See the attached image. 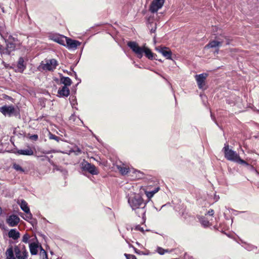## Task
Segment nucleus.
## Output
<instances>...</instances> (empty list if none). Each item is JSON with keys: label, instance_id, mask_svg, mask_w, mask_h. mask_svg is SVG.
I'll return each instance as SVG.
<instances>
[{"label": "nucleus", "instance_id": "nucleus-1", "mask_svg": "<svg viewBox=\"0 0 259 259\" xmlns=\"http://www.w3.org/2000/svg\"><path fill=\"white\" fill-rule=\"evenodd\" d=\"M128 203L133 210H134L139 217L144 218L146 213V202L142 196L138 193H131L127 196Z\"/></svg>", "mask_w": 259, "mask_h": 259}, {"label": "nucleus", "instance_id": "nucleus-2", "mask_svg": "<svg viewBox=\"0 0 259 259\" xmlns=\"http://www.w3.org/2000/svg\"><path fill=\"white\" fill-rule=\"evenodd\" d=\"M6 259H27L28 252L24 245H9L5 252Z\"/></svg>", "mask_w": 259, "mask_h": 259}, {"label": "nucleus", "instance_id": "nucleus-3", "mask_svg": "<svg viewBox=\"0 0 259 259\" xmlns=\"http://www.w3.org/2000/svg\"><path fill=\"white\" fill-rule=\"evenodd\" d=\"M127 46L134 52L137 57L141 59L143 57V54L144 53L145 56L150 60L156 59L155 55L151 51L145 46L142 47L139 46L138 44L135 41H128ZM155 56L156 55H155Z\"/></svg>", "mask_w": 259, "mask_h": 259}, {"label": "nucleus", "instance_id": "nucleus-4", "mask_svg": "<svg viewBox=\"0 0 259 259\" xmlns=\"http://www.w3.org/2000/svg\"><path fill=\"white\" fill-rule=\"evenodd\" d=\"M222 151L224 153L225 157L228 160L235 162L246 166L249 165V164L247 162L241 159L239 155L236 151L229 148V145L228 143L225 144Z\"/></svg>", "mask_w": 259, "mask_h": 259}, {"label": "nucleus", "instance_id": "nucleus-5", "mask_svg": "<svg viewBox=\"0 0 259 259\" xmlns=\"http://www.w3.org/2000/svg\"><path fill=\"white\" fill-rule=\"evenodd\" d=\"M58 64V62L55 59H47L41 62L38 69L45 71H54Z\"/></svg>", "mask_w": 259, "mask_h": 259}, {"label": "nucleus", "instance_id": "nucleus-6", "mask_svg": "<svg viewBox=\"0 0 259 259\" xmlns=\"http://www.w3.org/2000/svg\"><path fill=\"white\" fill-rule=\"evenodd\" d=\"M0 112L5 116L11 117L12 116H17L19 114V111L13 105H5L0 107Z\"/></svg>", "mask_w": 259, "mask_h": 259}, {"label": "nucleus", "instance_id": "nucleus-7", "mask_svg": "<svg viewBox=\"0 0 259 259\" xmlns=\"http://www.w3.org/2000/svg\"><path fill=\"white\" fill-rule=\"evenodd\" d=\"M81 167L82 170L88 171L93 175H96L99 174L96 167L85 160H83L81 162Z\"/></svg>", "mask_w": 259, "mask_h": 259}, {"label": "nucleus", "instance_id": "nucleus-8", "mask_svg": "<svg viewBox=\"0 0 259 259\" xmlns=\"http://www.w3.org/2000/svg\"><path fill=\"white\" fill-rule=\"evenodd\" d=\"M50 39L58 43L59 44L65 46V39L66 36L58 33L50 34L49 36Z\"/></svg>", "mask_w": 259, "mask_h": 259}, {"label": "nucleus", "instance_id": "nucleus-9", "mask_svg": "<svg viewBox=\"0 0 259 259\" xmlns=\"http://www.w3.org/2000/svg\"><path fill=\"white\" fill-rule=\"evenodd\" d=\"M208 74L207 73H201L195 75V78L199 89L204 90L205 89V80Z\"/></svg>", "mask_w": 259, "mask_h": 259}, {"label": "nucleus", "instance_id": "nucleus-10", "mask_svg": "<svg viewBox=\"0 0 259 259\" xmlns=\"http://www.w3.org/2000/svg\"><path fill=\"white\" fill-rule=\"evenodd\" d=\"M164 2V0H153L150 6V11L152 13L157 12L158 10L162 8Z\"/></svg>", "mask_w": 259, "mask_h": 259}, {"label": "nucleus", "instance_id": "nucleus-11", "mask_svg": "<svg viewBox=\"0 0 259 259\" xmlns=\"http://www.w3.org/2000/svg\"><path fill=\"white\" fill-rule=\"evenodd\" d=\"M66 38L65 47L69 50H75L77 48V47L80 45L81 43L78 40H73L67 37H66Z\"/></svg>", "mask_w": 259, "mask_h": 259}, {"label": "nucleus", "instance_id": "nucleus-12", "mask_svg": "<svg viewBox=\"0 0 259 259\" xmlns=\"http://www.w3.org/2000/svg\"><path fill=\"white\" fill-rule=\"evenodd\" d=\"M156 50L161 53L166 59H171L172 52L168 48L159 47L156 48Z\"/></svg>", "mask_w": 259, "mask_h": 259}, {"label": "nucleus", "instance_id": "nucleus-13", "mask_svg": "<svg viewBox=\"0 0 259 259\" xmlns=\"http://www.w3.org/2000/svg\"><path fill=\"white\" fill-rule=\"evenodd\" d=\"M20 221V218L16 215H10L7 219V223L10 227L16 226Z\"/></svg>", "mask_w": 259, "mask_h": 259}, {"label": "nucleus", "instance_id": "nucleus-14", "mask_svg": "<svg viewBox=\"0 0 259 259\" xmlns=\"http://www.w3.org/2000/svg\"><path fill=\"white\" fill-rule=\"evenodd\" d=\"M69 89L66 86H63L58 91V94L59 97H67L69 95Z\"/></svg>", "mask_w": 259, "mask_h": 259}, {"label": "nucleus", "instance_id": "nucleus-15", "mask_svg": "<svg viewBox=\"0 0 259 259\" xmlns=\"http://www.w3.org/2000/svg\"><path fill=\"white\" fill-rule=\"evenodd\" d=\"M16 153L19 155L31 156L33 155L34 151L31 148L28 147L25 149L18 150Z\"/></svg>", "mask_w": 259, "mask_h": 259}, {"label": "nucleus", "instance_id": "nucleus-16", "mask_svg": "<svg viewBox=\"0 0 259 259\" xmlns=\"http://www.w3.org/2000/svg\"><path fill=\"white\" fill-rule=\"evenodd\" d=\"M13 40H14V38L12 37V36H10L9 38L6 40V46L8 49H9L11 52L14 51L16 48V45Z\"/></svg>", "mask_w": 259, "mask_h": 259}, {"label": "nucleus", "instance_id": "nucleus-17", "mask_svg": "<svg viewBox=\"0 0 259 259\" xmlns=\"http://www.w3.org/2000/svg\"><path fill=\"white\" fill-rule=\"evenodd\" d=\"M224 40L221 39L220 40H212L210 41L205 48H214L219 47L222 46Z\"/></svg>", "mask_w": 259, "mask_h": 259}, {"label": "nucleus", "instance_id": "nucleus-18", "mask_svg": "<svg viewBox=\"0 0 259 259\" xmlns=\"http://www.w3.org/2000/svg\"><path fill=\"white\" fill-rule=\"evenodd\" d=\"M20 236V233L16 229H11L8 232V236L14 240L18 239Z\"/></svg>", "mask_w": 259, "mask_h": 259}, {"label": "nucleus", "instance_id": "nucleus-19", "mask_svg": "<svg viewBox=\"0 0 259 259\" xmlns=\"http://www.w3.org/2000/svg\"><path fill=\"white\" fill-rule=\"evenodd\" d=\"M159 189H160L159 187L158 186H156L155 188H154L153 189V190H151V191L146 190L145 194H146L147 197L149 199H150L151 198H152L153 196V195L155 193H156L157 192H158L159 191Z\"/></svg>", "mask_w": 259, "mask_h": 259}, {"label": "nucleus", "instance_id": "nucleus-20", "mask_svg": "<svg viewBox=\"0 0 259 259\" xmlns=\"http://www.w3.org/2000/svg\"><path fill=\"white\" fill-rule=\"evenodd\" d=\"M38 245L35 243H30L29 244L30 252L32 255H36L38 252Z\"/></svg>", "mask_w": 259, "mask_h": 259}, {"label": "nucleus", "instance_id": "nucleus-21", "mask_svg": "<svg viewBox=\"0 0 259 259\" xmlns=\"http://www.w3.org/2000/svg\"><path fill=\"white\" fill-rule=\"evenodd\" d=\"M24 61L23 58L22 57H20L19 59V60L18 62L17 67H18V71L20 72H21V73L24 71V70L25 68V66L24 64Z\"/></svg>", "mask_w": 259, "mask_h": 259}, {"label": "nucleus", "instance_id": "nucleus-22", "mask_svg": "<svg viewBox=\"0 0 259 259\" xmlns=\"http://www.w3.org/2000/svg\"><path fill=\"white\" fill-rule=\"evenodd\" d=\"M60 82L63 84V86H70L72 83L71 79L68 77L62 76L60 78Z\"/></svg>", "mask_w": 259, "mask_h": 259}, {"label": "nucleus", "instance_id": "nucleus-23", "mask_svg": "<svg viewBox=\"0 0 259 259\" xmlns=\"http://www.w3.org/2000/svg\"><path fill=\"white\" fill-rule=\"evenodd\" d=\"M20 206L21 209L25 212H28L30 210V209L27 205V203L24 200H21Z\"/></svg>", "mask_w": 259, "mask_h": 259}, {"label": "nucleus", "instance_id": "nucleus-24", "mask_svg": "<svg viewBox=\"0 0 259 259\" xmlns=\"http://www.w3.org/2000/svg\"><path fill=\"white\" fill-rule=\"evenodd\" d=\"M117 169L122 175H126L130 171L128 167L124 166V165H118Z\"/></svg>", "mask_w": 259, "mask_h": 259}, {"label": "nucleus", "instance_id": "nucleus-25", "mask_svg": "<svg viewBox=\"0 0 259 259\" xmlns=\"http://www.w3.org/2000/svg\"><path fill=\"white\" fill-rule=\"evenodd\" d=\"M11 51L9 49H8V48L6 47V48L2 46L1 50L0 53L2 55H10L11 54Z\"/></svg>", "mask_w": 259, "mask_h": 259}, {"label": "nucleus", "instance_id": "nucleus-26", "mask_svg": "<svg viewBox=\"0 0 259 259\" xmlns=\"http://www.w3.org/2000/svg\"><path fill=\"white\" fill-rule=\"evenodd\" d=\"M241 243H243L244 245H242L246 249H247L248 251H251L253 250L254 249L256 248L255 246L251 244H247L245 242H243L242 240H241Z\"/></svg>", "mask_w": 259, "mask_h": 259}, {"label": "nucleus", "instance_id": "nucleus-27", "mask_svg": "<svg viewBox=\"0 0 259 259\" xmlns=\"http://www.w3.org/2000/svg\"><path fill=\"white\" fill-rule=\"evenodd\" d=\"M26 213V217H23V218L27 222L31 223V224L33 225V221H30L32 220V214L30 212L29 210L28 212H25Z\"/></svg>", "mask_w": 259, "mask_h": 259}, {"label": "nucleus", "instance_id": "nucleus-28", "mask_svg": "<svg viewBox=\"0 0 259 259\" xmlns=\"http://www.w3.org/2000/svg\"><path fill=\"white\" fill-rule=\"evenodd\" d=\"M171 251V250L164 249L160 247H158L157 248V252L161 255L164 254L165 252H170Z\"/></svg>", "mask_w": 259, "mask_h": 259}, {"label": "nucleus", "instance_id": "nucleus-29", "mask_svg": "<svg viewBox=\"0 0 259 259\" xmlns=\"http://www.w3.org/2000/svg\"><path fill=\"white\" fill-rule=\"evenodd\" d=\"M40 255L42 259H48L47 252L40 246Z\"/></svg>", "mask_w": 259, "mask_h": 259}, {"label": "nucleus", "instance_id": "nucleus-30", "mask_svg": "<svg viewBox=\"0 0 259 259\" xmlns=\"http://www.w3.org/2000/svg\"><path fill=\"white\" fill-rule=\"evenodd\" d=\"M13 167L16 170V171H19L22 172H24V169L19 164L17 163H14L13 165Z\"/></svg>", "mask_w": 259, "mask_h": 259}, {"label": "nucleus", "instance_id": "nucleus-31", "mask_svg": "<svg viewBox=\"0 0 259 259\" xmlns=\"http://www.w3.org/2000/svg\"><path fill=\"white\" fill-rule=\"evenodd\" d=\"M29 239H30V236L27 233H25L22 237V242H24L25 243H27L28 242Z\"/></svg>", "mask_w": 259, "mask_h": 259}, {"label": "nucleus", "instance_id": "nucleus-32", "mask_svg": "<svg viewBox=\"0 0 259 259\" xmlns=\"http://www.w3.org/2000/svg\"><path fill=\"white\" fill-rule=\"evenodd\" d=\"M201 223L202 225L204 227H208L210 225L209 222L206 220L205 218H203L201 220Z\"/></svg>", "mask_w": 259, "mask_h": 259}, {"label": "nucleus", "instance_id": "nucleus-33", "mask_svg": "<svg viewBox=\"0 0 259 259\" xmlns=\"http://www.w3.org/2000/svg\"><path fill=\"white\" fill-rule=\"evenodd\" d=\"M49 138L50 139L55 140H56L57 141H59V140H60V138L59 137H57L56 135H53V134H52L51 133H50Z\"/></svg>", "mask_w": 259, "mask_h": 259}, {"label": "nucleus", "instance_id": "nucleus-34", "mask_svg": "<svg viewBox=\"0 0 259 259\" xmlns=\"http://www.w3.org/2000/svg\"><path fill=\"white\" fill-rule=\"evenodd\" d=\"M124 256L126 259H137L136 256L134 254L125 253Z\"/></svg>", "mask_w": 259, "mask_h": 259}, {"label": "nucleus", "instance_id": "nucleus-35", "mask_svg": "<svg viewBox=\"0 0 259 259\" xmlns=\"http://www.w3.org/2000/svg\"><path fill=\"white\" fill-rule=\"evenodd\" d=\"M135 230L140 231L142 232H144V230L143 227H141L140 225H137L135 227Z\"/></svg>", "mask_w": 259, "mask_h": 259}, {"label": "nucleus", "instance_id": "nucleus-36", "mask_svg": "<svg viewBox=\"0 0 259 259\" xmlns=\"http://www.w3.org/2000/svg\"><path fill=\"white\" fill-rule=\"evenodd\" d=\"M207 214L210 216H212L214 214V211L213 209H209L208 212Z\"/></svg>", "mask_w": 259, "mask_h": 259}, {"label": "nucleus", "instance_id": "nucleus-37", "mask_svg": "<svg viewBox=\"0 0 259 259\" xmlns=\"http://www.w3.org/2000/svg\"><path fill=\"white\" fill-rule=\"evenodd\" d=\"M31 139L36 141L38 139V136L37 135H33L31 136Z\"/></svg>", "mask_w": 259, "mask_h": 259}, {"label": "nucleus", "instance_id": "nucleus-38", "mask_svg": "<svg viewBox=\"0 0 259 259\" xmlns=\"http://www.w3.org/2000/svg\"><path fill=\"white\" fill-rule=\"evenodd\" d=\"M225 39H226V45H229L230 43V39H229V38L225 36Z\"/></svg>", "mask_w": 259, "mask_h": 259}, {"label": "nucleus", "instance_id": "nucleus-39", "mask_svg": "<svg viewBox=\"0 0 259 259\" xmlns=\"http://www.w3.org/2000/svg\"><path fill=\"white\" fill-rule=\"evenodd\" d=\"M156 30V25L155 26L154 28H152L151 30H150V32L151 33H154L155 32Z\"/></svg>", "mask_w": 259, "mask_h": 259}, {"label": "nucleus", "instance_id": "nucleus-40", "mask_svg": "<svg viewBox=\"0 0 259 259\" xmlns=\"http://www.w3.org/2000/svg\"><path fill=\"white\" fill-rule=\"evenodd\" d=\"M45 159H47V160H48L49 161V162L51 163V160H50V159L49 158V157H48V156H45V158H43V160H45Z\"/></svg>", "mask_w": 259, "mask_h": 259}, {"label": "nucleus", "instance_id": "nucleus-41", "mask_svg": "<svg viewBox=\"0 0 259 259\" xmlns=\"http://www.w3.org/2000/svg\"><path fill=\"white\" fill-rule=\"evenodd\" d=\"M187 258H188V259H193L192 257H189V255L186 254L184 256V258L187 259Z\"/></svg>", "mask_w": 259, "mask_h": 259}, {"label": "nucleus", "instance_id": "nucleus-42", "mask_svg": "<svg viewBox=\"0 0 259 259\" xmlns=\"http://www.w3.org/2000/svg\"><path fill=\"white\" fill-rule=\"evenodd\" d=\"M76 151L78 152V153H81V150L78 148H77Z\"/></svg>", "mask_w": 259, "mask_h": 259}, {"label": "nucleus", "instance_id": "nucleus-43", "mask_svg": "<svg viewBox=\"0 0 259 259\" xmlns=\"http://www.w3.org/2000/svg\"><path fill=\"white\" fill-rule=\"evenodd\" d=\"M51 153V151H46V152H44V153H45V154H49Z\"/></svg>", "mask_w": 259, "mask_h": 259}, {"label": "nucleus", "instance_id": "nucleus-44", "mask_svg": "<svg viewBox=\"0 0 259 259\" xmlns=\"http://www.w3.org/2000/svg\"><path fill=\"white\" fill-rule=\"evenodd\" d=\"M78 81H78V82L77 83V84H78V83H79L81 82V80H80V79H78Z\"/></svg>", "mask_w": 259, "mask_h": 259}, {"label": "nucleus", "instance_id": "nucleus-45", "mask_svg": "<svg viewBox=\"0 0 259 259\" xmlns=\"http://www.w3.org/2000/svg\"><path fill=\"white\" fill-rule=\"evenodd\" d=\"M71 104L72 105V107H73V108H74V105L75 104H73L72 103H71Z\"/></svg>", "mask_w": 259, "mask_h": 259}, {"label": "nucleus", "instance_id": "nucleus-46", "mask_svg": "<svg viewBox=\"0 0 259 259\" xmlns=\"http://www.w3.org/2000/svg\"><path fill=\"white\" fill-rule=\"evenodd\" d=\"M75 77L77 79V74H76V73H75Z\"/></svg>", "mask_w": 259, "mask_h": 259}]
</instances>
